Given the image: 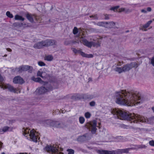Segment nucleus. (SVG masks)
<instances>
[{
  "mask_svg": "<svg viewBox=\"0 0 154 154\" xmlns=\"http://www.w3.org/2000/svg\"><path fill=\"white\" fill-rule=\"evenodd\" d=\"M4 79L0 75V87L4 89H8L11 92L14 93H20V88H14V87L9 84H5L4 82Z\"/></svg>",
  "mask_w": 154,
  "mask_h": 154,
  "instance_id": "nucleus-5",
  "label": "nucleus"
},
{
  "mask_svg": "<svg viewBox=\"0 0 154 154\" xmlns=\"http://www.w3.org/2000/svg\"><path fill=\"white\" fill-rule=\"evenodd\" d=\"M55 42V40H53L47 39L45 40V46L48 47L54 45Z\"/></svg>",
  "mask_w": 154,
  "mask_h": 154,
  "instance_id": "nucleus-15",
  "label": "nucleus"
},
{
  "mask_svg": "<svg viewBox=\"0 0 154 154\" xmlns=\"http://www.w3.org/2000/svg\"><path fill=\"white\" fill-rule=\"evenodd\" d=\"M20 67H31L30 66H22Z\"/></svg>",
  "mask_w": 154,
  "mask_h": 154,
  "instance_id": "nucleus-48",
  "label": "nucleus"
},
{
  "mask_svg": "<svg viewBox=\"0 0 154 154\" xmlns=\"http://www.w3.org/2000/svg\"><path fill=\"white\" fill-rule=\"evenodd\" d=\"M47 125L50 126H52L57 128L61 127V123L58 121L51 120H48L46 121Z\"/></svg>",
  "mask_w": 154,
  "mask_h": 154,
  "instance_id": "nucleus-10",
  "label": "nucleus"
},
{
  "mask_svg": "<svg viewBox=\"0 0 154 154\" xmlns=\"http://www.w3.org/2000/svg\"><path fill=\"white\" fill-rule=\"evenodd\" d=\"M111 112L115 116L116 118L131 121V122H134V123L148 122V119L146 118L137 114H130L128 112L118 109H112Z\"/></svg>",
  "mask_w": 154,
  "mask_h": 154,
  "instance_id": "nucleus-2",
  "label": "nucleus"
},
{
  "mask_svg": "<svg viewBox=\"0 0 154 154\" xmlns=\"http://www.w3.org/2000/svg\"><path fill=\"white\" fill-rule=\"evenodd\" d=\"M13 82L15 84H22L24 82V81L22 78L17 76L13 79Z\"/></svg>",
  "mask_w": 154,
  "mask_h": 154,
  "instance_id": "nucleus-14",
  "label": "nucleus"
},
{
  "mask_svg": "<svg viewBox=\"0 0 154 154\" xmlns=\"http://www.w3.org/2000/svg\"><path fill=\"white\" fill-rule=\"evenodd\" d=\"M45 60L48 61H50L53 59V57L51 55H48L45 57Z\"/></svg>",
  "mask_w": 154,
  "mask_h": 154,
  "instance_id": "nucleus-26",
  "label": "nucleus"
},
{
  "mask_svg": "<svg viewBox=\"0 0 154 154\" xmlns=\"http://www.w3.org/2000/svg\"><path fill=\"white\" fill-rule=\"evenodd\" d=\"M97 124V121L94 120L89 122L87 123L86 124L85 126L87 128L91 130V132L92 134H95L97 130L96 128Z\"/></svg>",
  "mask_w": 154,
  "mask_h": 154,
  "instance_id": "nucleus-7",
  "label": "nucleus"
},
{
  "mask_svg": "<svg viewBox=\"0 0 154 154\" xmlns=\"http://www.w3.org/2000/svg\"><path fill=\"white\" fill-rule=\"evenodd\" d=\"M119 64H118V65H117V66H119Z\"/></svg>",
  "mask_w": 154,
  "mask_h": 154,
  "instance_id": "nucleus-59",
  "label": "nucleus"
},
{
  "mask_svg": "<svg viewBox=\"0 0 154 154\" xmlns=\"http://www.w3.org/2000/svg\"><path fill=\"white\" fill-rule=\"evenodd\" d=\"M96 44H97V47L98 46H100V43L99 42V41H97V42H96Z\"/></svg>",
  "mask_w": 154,
  "mask_h": 154,
  "instance_id": "nucleus-46",
  "label": "nucleus"
},
{
  "mask_svg": "<svg viewBox=\"0 0 154 154\" xmlns=\"http://www.w3.org/2000/svg\"><path fill=\"white\" fill-rule=\"evenodd\" d=\"M114 98L117 104L128 106L138 105L143 101L140 94L136 91H122L116 92L115 94Z\"/></svg>",
  "mask_w": 154,
  "mask_h": 154,
  "instance_id": "nucleus-1",
  "label": "nucleus"
},
{
  "mask_svg": "<svg viewBox=\"0 0 154 154\" xmlns=\"http://www.w3.org/2000/svg\"><path fill=\"white\" fill-rule=\"evenodd\" d=\"M31 79L35 82H39L40 83L43 84L44 85H45L48 84V83H47L46 82H44L41 79L39 78H35L33 76L32 77Z\"/></svg>",
  "mask_w": 154,
  "mask_h": 154,
  "instance_id": "nucleus-17",
  "label": "nucleus"
},
{
  "mask_svg": "<svg viewBox=\"0 0 154 154\" xmlns=\"http://www.w3.org/2000/svg\"><path fill=\"white\" fill-rule=\"evenodd\" d=\"M93 17H93L95 19H98V17H97V14L94 15H93Z\"/></svg>",
  "mask_w": 154,
  "mask_h": 154,
  "instance_id": "nucleus-47",
  "label": "nucleus"
},
{
  "mask_svg": "<svg viewBox=\"0 0 154 154\" xmlns=\"http://www.w3.org/2000/svg\"><path fill=\"white\" fill-rule=\"evenodd\" d=\"M79 122L81 124H83L84 123L85 121V119L84 117H80L79 118Z\"/></svg>",
  "mask_w": 154,
  "mask_h": 154,
  "instance_id": "nucleus-29",
  "label": "nucleus"
},
{
  "mask_svg": "<svg viewBox=\"0 0 154 154\" xmlns=\"http://www.w3.org/2000/svg\"><path fill=\"white\" fill-rule=\"evenodd\" d=\"M6 50L7 51L10 52H11L12 51V50L10 48H7Z\"/></svg>",
  "mask_w": 154,
  "mask_h": 154,
  "instance_id": "nucleus-50",
  "label": "nucleus"
},
{
  "mask_svg": "<svg viewBox=\"0 0 154 154\" xmlns=\"http://www.w3.org/2000/svg\"><path fill=\"white\" fill-rule=\"evenodd\" d=\"M145 30V31H146V30H145H145Z\"/></svg>",
  "mask_w": 154,
  "mask_h": 154,
  "instance_id": "nucleus-60",
  "label": "nucleus"
},
{
  "mask_svg": "<svg viewBox=\"0 0 154 154\" xmlns=\"http://www.w3.org/2000/svg\"><path fill=\"white\" fill-rule=\"evenodd\" d=\"M26 17L27 19L31 23L34 22V18H35V16L34 15L28 13L26 15Z\"/></svg>",
  "mask_w": 154,
  "mask_h": 154,
  "instance_id": "nucleus-19",
  "label": "nucleus"
},
{
  "mask_svg": "<svg viewBox=\"0 0 154 154\" xmlns=\"http://www.w3.org/2000/svg\"><path fill=\"white\" fill-rule=\"evenodd\" d=\"M7 122H8V121ZM8 122H9V123H10L11 122H12V121H8Z\"/></svg>",
  "mask_w": 154,
  "mask_h": 154,
  "instance_id": "nucleus-55",
  "label": "nucleus"
},
{
  "mask_svg": "<svg viewBox=\"0 0 154 154\" xmlns=\"http://www.w3.org/2000/svg\"><path fill=\"white\" fill-rule=\"evenodd\" d=\"M44 151L51 154H63V153L59 151L54 145H47L43 149Z\"/></svg>",
  "mask_w": 154,
  "mask_h": 154,
  "instance_id": "nucleus-6",
  "label": "nucleus"
},
{
  "mask_svg": "<svg viewBox=\"0 0 154 154\" xmlns=\"http://www.w3.org/2000/svg\"><path fill=\"white\" fill-rule=\"evenodd\" d=\"M68 154H74V150L70 149H67L66 150Z\"/></svg>",
  "mask_w": 154,
  "mask_h": 154,
  "instance_id": "nucleus-28",
  "label": "nucleus"
},
{
  "mask_svg": "<svg viewBox=\"0 0 154 154\" xmlns=\"http://www.w3.org/2000/svg\"><path fill=\"white\" fill-rule=\"evenodd\" d=\"M119 8V6H117L114 7H113L111 8V10H113L114 11L116 10H117Z\"/></svg>",
  "mask_w": 154,
  "mask_h": 154,
  "instance_id": "nucleus-36",
  "label": "nucleus"
},
{
  "mask_svg": "<svg viewBox=\"0 0 154 154\" xmlns=\"http://www.w3.org/2000/svg\"><path fill=\"white\" fill-rule=\"evenodd\" d=\"M90 105L91 106H94L95 105V102L94 101H92L90 102Z\"/></svg>",
  "mask_w": 154,
  "mask_h": 154,
  "instance_id": "nucleus-42",
  "label": "nucleus"
},
{
  "mask_svg": "<svg viewBox=\"0 0 154 154\" xmlns=\"http://www.w3.org/2000/svg\"><path fill=\"white\" fill-rule=\"evenodd\" d=\"M18 72L20 73H22L23 71H28L29 72H32V68H19Z\"/></svg>",
  "mask_w": 154,
  "mask_h": 154,
  "instance_id": "nucleus-18",
  "label": "nucleus"
},
{
  "mask_svg": "<svg viewBox=\"0 0 154 154\" xmlns=\"http://www.w3.org/2000/svg\"><path fill=\"white\" fill-rule=\"evenodd\" d=\"M72 98L73 100H77L81 99V97L80 95L77 94L73 95L72 97Z\"/></svg>",
  "mask_w": 154,
  "mask_h": 154,
  "instance_id": "nucleus-22",
  "label": "nucleus"
},
{
  "mask_svg": "<svg viewBox=\"0 0 154 154\" xmlns=\"http://www.w3.org/2000/svg\"><path fill=\"white\" fill-rule=\"evenodd\" d=\"M80 42L81 43H82L85 45L89 48H91L92 46H93L94 47H97L96 42H89L86 39L83 38V37L80 38Z\"/></svg>",
  "mask_w": 154,
  "mask_h": 154,
  "instance_id": "nucleus-9",
  "label": "nucleus"
},
{
  "mask_svg": "<svg viewBox=\"0 0 154 154\" xmlns=\"http://www.w3.org/2000/svg\"><path fill=\"white\" fill-rule=\"evenodd\" d=\"M106 23V22H99L98 23H97V25L99 26H102L106 27V23Z\"/></svg>",
  "mask_w": 154,
  "mask_h": 154,
  "instance_id": "nucleus-24",
  "label": "nucleus"
},
{
  "mask_svg": "<svg viewBox=\"0 0 154 154\" xmlns=\"http://www.w3.org/2000/svg\"><path fill=\"white\" fill-rule=\"evenodd\" d=\"M52 89V87L50 85H48L46 88L45 87H42L36 89V92L38 94H41L51 91Z\"/></svg>",
  "mask_w": 154,
  "mask_h": 154,
  "instance_id": "nucleus-8",
  "label": "nucleus"
},
{
  "mask_svg": "<svg viewBox=\"0 0 154 154\" xmlns=\"http://www.w3.org/2000/svg\"><path fill=\"white\" fill-rule=\"evenodd\" d=\"M146 10H147V11H149V12H150L152 11L151 8L149 7H148L147 8Z\"/></svg>",
  "mask_w": 154,
  "mask_h": 154,
  "instance_id": "nucleus-44",
  "label": "nucleus"
},
{
  "mask_svg": "<svg viewBox=\"0 0 154 154\" xmlns=\"http://www.w3.org/2000/svg\"><path fill=\"white\" fill-rule=\"evenodd\" d=\"M117 139L118 140V141H125L124 139V138L122 136H118L117 137Z\"/></svg>",
  "mask_w": 154,
  "mask_h": 154,
  "instance_id": "nucleus-30",
  "label": "nucleus"
},
{
  "mask_svg": "<svg viewBox=\"0 0 154 154\" xmlns=\"http://www.w3.org/2000/svg\"><path fill=\"white\" fill-rule=\"evenodd\" d=\"M119 12H121L124 11H125V9L124 8H121L119 9Z\"/></svg>",
  "mask_w": 154,
  "mask_h": 154,
  "instance_id": "nucleus-43",
  "label": "nucleus"
},
{
  "mask_svg": "<svg viewBox=\"0 0 154 154\" xmlns=\"http://www.w3.org/2000/svg\"><path fill=\"white\" fill-rule=\"evenodd\" d=\"M22 131L23 135L29 140L36 142L40 139L39 133L33 129L30 130L28 128H23Z\"/></svg>",
  "mask_w": 154,
  "mask_h": 154,
  "instance_id": "nucleus-3",
  "label": "nucleus"
},
{
  "mask_svg": "<svg viewBox=\"0 0 154 154\" xmlns=\"http://www.w3.org/2000/svg\"><path fill=\"white\" fill-rule=\"evenodd\" d=\"M78 32V29L76 27H75L74 28V29H73V33L74 35H75L76 34H77V33Z\"/></svg>",
  "mask_w": 154,
  "mask_h": 154,
  "instance_id": "nucleus-32",
  "label": "nucleus"
},
{
  "mask_svg": "<svg viewBox=\"0 0 154 154\" xmlns=\"http://www.w3.org/2000/svg\"><path fill=\"white\" fill-rule=\"evenodd\" d=\"M13 129L11 127L5 126L0 129V134H4L7 131H11Z\"/></svg>",
  "mask_w": 154,
  "mask_h": 154,
  "instance_id": "nucleus-12",
  "label": "nucleus"
},
{
  "mask_svg": "<svg viewBox=\"0 0 154 154\" xmlns=\"http://www.w3.org/2000/svg\"><path fill=\"white\" fill-rule=\"evenodd\" d=\"M104 19L106 20H109V15L107 14H104Z\"/></svg>",
  "mask_w": 154,
  "mask_h": 154,
  "instance_id": "nucleus-39",
  "label": "nucleus"
},
{
  "mask_svg": "<svg viewBox=\"0 0 154 154\" xmlns=\"http://www.w3.org/2000/svg\"><path fill=\"white\" fill-rule=\"evenodd\" d=\"M45 73L42 72H41L40 71H38L37 74L38 76H40L42 78H46L47 77V76H44Z\"/></svg>",
  "mask_w": 154,
  "mask_h": 154,
  "instance_id": "nucleus-23",
  "label": "nucleus"
},
{
  "mask_svg": "<svg viewBox=\"0 0 154 154\" xmlns=\"http://www.w3.org/2000/svg\"><path fill=\"white\" fill-rule=\"evenodd\" d=\"M126 11L127 12H130V10L129 9H127Z\"/></svg>",
  "mask_w": 154,
  "mask_h": 154,
  "instance_id": "nucleus-54",
  "label": "nucleus"
},
{
  "mask_svg": "<svg viewBox=\"0 0 154 154\" xmlns=\"http://www.w3.org/2000/svg\"><path fill=\"white\" fill-rule=\"evenodd\" d=\"M131 149V148H128L112 151L100 149L97 150V151L100 154H121L122 153H127Z\"/></svg>",
  "mask_w": 154,
  "mask_h": 154,
  "instance_id": "nucleus-4",
  "label": "nucleus"
},
{
  "mask_svg": "<svg viewBox=\"0 0 154 154\" xmlns=\"http://www.w3.org/2000/svg\"><path fill=\"white\" fill-rule=\"evenodd\" d=\"M141 12L142 13H147V11H146L144 9L141 10Z\"/></svg>",
  "mask_w": 154,
  "mask_h": 154,
  "instance_id": "nucleus-45",
  "label": "nucleus"
},
{
  "mask_svg": "<svg viewBox=\"0 0 154 154\" xmlns=\"http://www.w3.org/2000/svg\"><path fill=\"white\" fill-rule=\"evenodd\" d=\"M45 46V41H42L35 43L33 47L36 49H40Z\"/></svg>",
  "mask_w": 154,
  "mask_h": 154,
  "instance_id": "nucleus-13",
  "label": "nucleus"
},
{
  "mask_svg": "<svg viewBox=\"0 0 154 154\" xmlns=\"http://www.w3.org/2000/svg\"><path fill=\"white\" fill-rule=\"evenodd\" d=\"M20 26V24L18 23H15L13 24V26L14 27L19 26Z\"/></svg>",
  "mask_w": 154,
  "mask_h": 154,
  "instance_id": "nucleus-35",
  "label": "nucleus"
},
{
  "mask_svg": "<svg viewBox=\"0 0 154 154\" xmlns=\"http://www.w3.org/2000/svg\"><path fill=\"white\" fill-rule=\"evenodd\" d=\"M88 82H90L91 81V78H89L88 79Z\"/></svg>",
  "mask_w": 154,
  "mask_h": 154,
  "instance_id": "nucleus-51",
  "label": "nucleus"
},
{
  "mask_svg": "<svg viewBox=\"0 0 154 154\" xmlns=\"http://www.w3.org/2000/svg\"><path fill=\"white\" fill-rule=\"evenodd\" d=\"M38 65L41 66H45V64L43 62L39 61L38 62Z\"/></svg>",
  "mask_w": 154,
  "mask_h": 154,
  "instance_id": "nucleus-34",
  "label": "nucleus"
},
{
  "mask_svg": "<svg viewBox=\"0 0 154 154\" xmlns=\"http://www.w3.org/2000/svg\"><path fill=\"white\" fill-rule=\"evenodd\" d=\"M85 117L87 119L89 118L90 117L91 115L89 112H87L85 113Z\"/></svg>",
  "mask_w": 154,
  "mask_h": 154,
  "instance_id": "nucleus-33",
  "label": "nucleus"
},
{
  "mask_svg": "<svg viewBox=\"0 0 154 154\" xmlns=\"http://www.w3.org/2000/svg\"><path fill=\"white\" fill-rule=\"evenodd\" d=\"M131 66L132 67H137L139 66V64L136 62H132L131 64Z\"/></svg>",
  "mask_w": 154,
  "mask_h": 154,
  "instance_id": "nucleus-27",
  "label": "nucleus"
},
{
  "mask_svg": "<svg viewBox=\"0 0 154 154\" xmlns=\"http://www.w3.org/2000/svg\"><path fill=\"white\" fill-rule=\"evenodd\" d=\"M121 127H122L124 128H125V129H128L129 128V126L125 125L124 124L122 125H121Z\"/></svg>",
  "mask_w": 154,
  "mask_h": 154,
  "instance_id": "nucleus-40",
  "label": "nucleus"
},
{
  "mask_svg": "<svg viewBox=\"0 0 154 154\" xmlns=\"http://www.w3.org/2000/svg\"><path fill=\"white\" fill-rule=\"evenodd\" d=\"M71 43V41H68V40H66L64 42V44L65 45H68Z\"/></svg>",
  "mask_w": 154,
  "mask_h": 154,
  "instance_id": "nucleus-37",
  "label": "nucleus"
},
{
  "mask_svg": "<svg viewBox=\"0 0 154 154\" xmlns=\"http://www.w3.org/2000/svg\"><path fill=\"white\" fill-rule=\"evenodd\" d=\"M153 20L154 21V19H153Z\"/></svg>",
  "mask_w": 154,
  "mask_h": 154,
  "instance_id": "nucleus-61",
  "label": "nucleus"
},
{
  "mask_svg": "<svg viewBox=\"0 0 154 154\" xmlns=\"http://www.w3.org/2000/svg\"><path fill=\"white\" fill-rule=\"evenodd\" d=\"M93 17V15H91V16H90V18H92V17Z\"/></svg>",
  "mask_w": 154,
  "mask_h": 154,
  "instance_id": "nucleus-53",
  "label": "nucleus"
},
{
  "mask_svg": "<svg viewBox=\"0 0 154 154\" xmlns=\"http://www.w3.org/2000/svg\"><path fill=\"white\" fill-rule=\"evenodd\" d=\"M137 5V4H134V5H134V6H136V5Z\"/></svg>",
  "mask_w": 154,
  "mask_h": 154,
  "instance_id": "nucleus-58",
  "label": "nucleus"
},
{
  "mask_svg": "<svg viewBox=\"0 0 154 154\" xmlns=\"http://www.w3.org/2000/svg\"><path fill=\"white\" fill-rule=\"evenodd\" d=\"M3 143L0 141V150L2 148V146Z\"/></svg>",
  "mask_w": 154,
  "mask_h": 154,
  "instance_id": "nucleus-49",
  "label": "nucleus"
},
{
  "mask_svg": "<svg viewBox=\"0 0 154 154\" xmlns=\"http://www.w3.org/2000/svg\"><path fill=\"white\" fill-rule=\"evenodd\" d=\"M149 143L150 145L154 146V141L152 140L149 142Z\"/></svg>",
  "mask_w": 154,
  "mask_h": 154,
  "instance_id": "nucleus-38",
  "label": "nucleus"
},
{
  "mask_svg": "<svg viewBox=\"0 0 154 154\" xmlns=\"http://www.w3.org/2000/svg\"><path fill=\"white\" fill-rule=\"evenodd\" d=\"M6 15L7 17L10 18H12L13 17L12 14H11L9 11H8L6 12Z\"/></svg>",
  "mask_w": 154,
  "mask_h": 154,
  "instance_id": "nucleus-31",
  "label": "nucleus"
},
{
  "mask_svg": "<svg viewBox=\"0 0 154 154\" xmlns=\"http://www.w3.org/2000/svg\"><path fill=\"white\" fill-rule=\"evenodd\" d=\"M73 43H79V42L78 41H75L74 42H73Z\"/></svg>",
  "mask_w": 154,
  "mask_h": 154,
  "instance_id": "nucleus-52",
  "label": "nucleus"
},
{
  "mask_svg": "<svg viewBox=\"0 0 154 154\" xmlns=\"http://www.w3.org/2000/svg\"><path fill=\"white\" fill-rule=\"evenodd\" d=\"M72 50L75 54L77 53L79 54L83 57L87 58H91L93 57V55L92 54H87L81 51V50H78L75 48H72Z\"/></svg>",
  "mask_w": 154,
  "mask_h": 154,
  "instance_id": "nucleus-11",
  "label": "nucleus"
},
{
  "mask_svg": "<svg viewBox=\"0 0 154 154\" xmlns=\"http://www.w3.org/2000/svg\"><path fill=\"white\" fill-rule=\"evenodd\" d=\"M151 63L154 66V57H152L151 59Z\"/></svg>",
  "mask_w": 154,
  "mask_h": 154,
  "instance_id": "nucleus-41",
  "label": "nucleus"
},
{
  "mask_svg": "<svg viewBox=\"0 0 154 154\" xmlns=\"http://www.w3.org/2000/svg\"><path fill=\"white\" fill-rule=\"evenodd\" d=\"M14 19L16 20L23 21L25 19L22 16L17 14L15 15Z\"/></svg>",
  "mask_w": 154,
  "mask_h": 154,
  "instance_id": "nucleus-21",
  "label": "nucleus"
},
{
  "mask_svg": "<svg viewBox=\"0 0 154 154\" xmlns=\"http://www.w3.org/2000/svg\"><path fill=\"white\" fill-rule=\"evenodd\" d=\"M152 22V20L149 21L147 23L143 26L142 30H143V29H145L148 27Z\"/></svg>",
  "mask_w": 154,
  "mask_h": 154,
  "instance_id": "nucleus-25",
  "label": "nucleus"
},
{
  "mask_svg": "<svg viewBox=\"0 0 154 154\" xmlns=\"http://www.w3.org/2000/svg\"><path fill=\"white\" fill-rule=\"evenodd\" d=\"M7 54H5V55H4V57H7Z\"/></svg>",
  "mask_w": 154,
  "mask_h": 154,
  "instance_id": "nucleus-57",
  "label": "nucleus"
},
{
  "mask_svg": "<svg viewBox=\"0 0 154 154\" xmlns=\"http://www.w3.org/2000/svg\"><path fill=\"white\" fill-rule=\"evenodd\" d=\"M1 154H5L4 152H2L1 153Z\"/></svg>",
  "mask_w": 154,
  "mask_h": 154,
  "instance_id": "nucleus-56",
  "label": "nucleus"
},
{
  "mask_svg": "<svg viewBox=\"0 0 154 154\" xmlns=\"http://www.w3.org/2000/svg\"><path fill=\"white\" fill-rule=\"evenodd\" d=\"M106 27L107 28H111L115 25V23L113 21H111L110 22H106Z\"/></svg>",
  "mask_w": 154,
  "mask_h": 154,
  "instance_id": "nucleus-20",
  "label": "nucleus"
},
{
  "mask_svg": "<svg viewBox=\"0 0 154 154\" xmlns=\"http://www.w3.org/2000/svg\"><path fill=\"white\" fill-rule=\"evenodd\" d=\"M130 68H115L113 70L118 73H120L130 69Z\"/></svg>",
  "mask_w": 154,
  "mask_h": 154,
  "instance_id": "nucleus-16",
  "label": "nucleus"
}]
</instances>
